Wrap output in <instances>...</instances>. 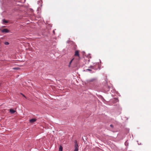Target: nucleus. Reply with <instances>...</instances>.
Masks as SVG:
<instances>
[{
	"label": "nucleus",
	"instance_id": "1",
	"mask_svg": "<svg viewBox=\"0 0 151 151\" xmlns=\"http://www.w3.org/2000/svg\"><path fill=\"white\" fill-rule=\"evenodd\" d=\"M78 146L76 142L75 143V149L74 151H78Z\"/></svg>",
	"mask_w": 151,
	"mask_h": 151
},
{
	"label": "nucleus",
	"instance_id": "2",
	"mask_svg": "<svg viewBox=\"0 0 151 151\" xmlns=\"http://www.w3.org/2000/svg\"><path fill=\"white\" fill-rule=\"evenodd\" d=\"M2 33H8L9 32V31L7 29H4L1 30Z\"/></svg>",
	"mask_w": 151,
	"mask_h": 151
},
{
	"label": "nucleus",
	"instance_id": "3",
	"mask_svg": "<svg viewBox=\"0 0 151 151\" xmlns=\"http://www.w3.org/2000/svg\"><path fill=\"white\" fill-rule=\"evenodd\" d=\"M36 119H32L29 120V122L32 123L36 121Z\"/></svg>",
	"mask_w": 151,
	"mask_h": 151
},
{
	"label": "nucleus",
	"instance_id": "4",
	"mask_svg": "<svg viewBox=\"0 0 151 151\" xmlns=\"http://www.w3.org/2000/svg\"><path fill=\"white\" fill-rule=\"evenodd\" d=\"M9 112L13 114L15 113V111L13 109H10L9 110Z\"/></svg>",
	"mask_w": 151,
	"mask_h": 151
},
{
	"label": "nucleus",
	"instance_id": "5",
	"mask_svg": "<svg viewBox=\"0 0 151 151\" xmlns=\"http://www.w3.org/2000/svg\"><path fill=\"white\" fill-rule=\"evenodd\" d=\"M75 55L76 56H79V52L78 50H76L75 51Z\"/></svg>",
	"mask_w": 151,
	"mask_h": 151
},
{
	"label": "nucleus",
	"instance_id": "6",
	"mask_svg": "<svg viewBox=\"0 0 151 151\" xmlns=\"http://www.w3.org/2000/svg\"><path fill=\"white\" fill-rule=\"evenodd\" d=\"M63 147L61 146H60L59 151H62Z\"/></svg>",
	"mask_w": 151,
	"mask_h": 151
},
{
	"label": "nucleus",
	"instance_id": "7",
	"mask_svg": "<svg viewBox=\"0 0 151 151\" xmlns=\"http://www.w3.org/2000/svg\"><path fill=\"white\" fill-rule=\"evenodd\" d=\"M2 21L3 22H4L5 23H7L8 22L7 21H6V20H5V19H3L2 20Z\"/></svg>",
	"mask_w": 151,
	"mask_h": 151
},
{
	"label": "nucleus",
	"instance_id": "8",
	"mask_svg": "<svg viewBox=\"0 0 151 151\" xmlns=\"http://www.w3.org/2000/svg\"><path fill=\"white\" fill-rule=\"evenodd\" d=\"M89 68L93 69H95V68L94 66H91L89 67Z\"/></svg>",
	"mask_w": 151,
	"mask_h": 151
},
{
	"label": "nucleus",
	"instance_id": "9",
	"mask_svg": "<svg viewBox=\"0 0 151 151\" xmlns=\"http://www.w3.org/2000/svg\"><path fill=\"white\" fill-rule=\"evenodd\" d=\"M4 43L5 45H8L9 44V42H5Z\"/></svg>",
	"mask_w": 151,
	"mask_h": 151
},
{
	"label": "nucleus",
	"instance_id": "10",
	"mask_svg": "<svg viewBox=\"0 0 151 151\" xmlns=\"http://www.w3.org/2000/svg\"><path fill=\"white\" fill-rule=\"evenodd\" d=\"M73 59H72L70 61V62H69V67H70V65L71 64L72 61V60H73Z\"/></svg>",
	"mask_w": 151,
	"mask_h": 151
},
{
	"label": "nucleus",
	"instance_id": "11",
	"mask_svg": "<svg viewBox=\"0 0 151 151\" xmlns=\"http://www.w3.org/2000/svg\"><path fill=\"white\" fill-rule=\"evenodd\" d=\"M95 80V79H91L90 80H89V82H92L93 81H94Z\"/></svg>",
	"mask_w": 151,
	"mask_h": 151
},
{
	"label": "nucleus",
	"instance_id": "12",
	"mask_svg": "<svg viewBox=\"0 0 151 151\" xmlns=\"http://www.w3.org/2000/svg\"><path fill=\"white\" fill-rule=\"evenodd\" d=\"M19 68H13L14 69H15L16 70H17L19 69Z\"/></svg>",
	"mask_w": 151,
	"mask_h": 151
},
{
	"label": "nucleus",
	"instance_id": "13",
	"mask_svg": "<svg viewBox=\"0 0 151 151\" xmlns=\"http://www.w3.org/2000/svg\"><path fill=\"white\" fill-rule=\"evenodd\" d=\"M86 71L88 70V71H91V70L90 69H86Z\"/></svg>",
	"mask_w": 151,
	"mask_h": 151
},
{
	"label": "nucleus",
	"instance_id": "14",
	"mask_svg": "<svg viewBox=\"0 0 151 151\" xmlns=\"http://www.w3.org/2000/svg\"><path fill=\"white\" fill-rule=\"evenodd\" d=\"M110 127L112 128H113V125L112 124H110Z\"/></svg>",
	"mask_w": 151,
	"mask_h": 151
},
{
	"label": "nucleus",
	"instance_id": "15",
	"mask_svg": "<svg viewBox=\"0 0 151 151\" xmlns=\"http://www.w3.org/2000/svg\"><path fill=\"white\" fill-rule=\"evenodd\" d=\"M107 87H108V89H109L110 88V87L109 86H108Z\"/></svg>",
	"mask_w": 151,
	"mask_h": 151
},
{
	"label": "nucleus",
	"instance_id": "16",
	"mask_svg": "<svg viewBox=\"0 0 151 151\" xmlns=\"http://www.w3.org/2000/svg\"><path fill=\"white\" fill-rule=\"evenodd\" d=\"M53 32H54V30L53 31Z\"/></svg>",
	"mask_w": 151,
	"mask_h": 151
},
{
	"label": "nucleus",
	"instance_id": "17",
	"mask_svg": "<svg viewBox=\"0 0 151 151\" xmlns=\"http://www.w3.org/2000/svg\"><path fill=\"white\" fill-rule=\"evenodd\" d=\"M67 42H68V41H67Z\"/></svg>",
	"mask_w": 151,
	"mask_h": 151
}]
</instances>
